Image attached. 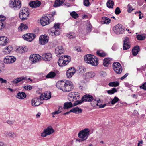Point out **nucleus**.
<instances>
[{"instance_id":"cd10ccee","label":"nucleus","mask_w":146,"mask_h":146,"mask_svg":"<svg viewBox=\"0 0 146 146\" xmlns=\"http://www.w3.org/2000/svg\"><path fill=\"white\" fill-rule=\"evenodd\" d=\"M139 47L138 46H135L132 50V53L133 55L136 56L139 51Z\"/></svg>"},{"instance_id":"a878e982","label":"nucleus","mask_w":146,"mask_h":146,"mask_svg":"<svg viewBox=\"0 0 146 146\" xmlns=\"http://www.w3.org/2000/svg\"><path fill=\"white\" fill-rule=\"evenodd\" d=\"M63 60L65 65H67L71 60L70 57L67 55L63 56Z\"/></svg>"},{"instance_id":"de8ad7c7","label":"nucleus","mask_w":146,"mask_h":146,"mask_svg":"<svg viewBox=\"0 0 146 146\" xmlns=\"http://www.w3.org/2000/svg\"><path fill=\"white\" fill-rule=\"evenodd\" d=\"M117 91V90L116 88H113L111 90H108L107 91V92L109 94H112L116 92Z\"/></svg>"},{"instance_id":"2eb2a0df","label":"nucleus","mask_w":146,"mask_h":146,"mask_svg":"<svg viewBox=\"0 0 146 146\" xmlns=\"http://www.w3.org/2000/svg\"><path fill=\"white\" fill-rule=\"evenodd\" d=\"M129 38L126 37L123 41V50H127L129 49L130 47V44L129 41Z\"/></svg>"},{"instance_id":"ddd939ff","label":"nucleus","mask_w":146,"mask_h":146,"mask_svg":"<svg viewBox=\"0 0 146 146\" xmlns=\"http://www.w3.org/2000/svg\"><path fill=\"white\" fill-rule=\"evenodd\" d=\"M66 84V81H60L57 82L56 86L58 88L64 91V90Z\"/></svg>"},{"instance_id":"5fc2aeb1","label":"nucleus","mask_w":146,"mask_h":146,"mask_svg":"<svg viewBox=\"0 0 146 146\" xmlns=\"http://www.w3.org/2000/svg\"><path fill=\"white\" fill-rule=\"evenodd\" d=\"M83 102L82 99L81 100H76L74 104H72V105L73 106H75L82 103Z\"/></svg>"},{"instance_id":"052dcab7","label":"nucleus","mask_w":146,"mask_h":146,"mask_svg":"<svg viewBox=\"0 0 146 146\" xmlns=\"http://www.w3.org/2000/svg\"><path fill=\"white\" fill-rule=\"evenodd\" d=\"M85 70L84 68L82 67L79 68V69L78 70V71L80 73L82 74L85 72Z\"/></svg>"},{"instance_id":"680f3d73","label":"nucleus","mask_w":146,"mask_h":146,"mask_svg":"<svg viewBox=\"0 0 146 146\" xmlns=\"http://www.w3.org/2000/svg\"><path fill=\"white\" fill-rule=\"evenodd\" d=\"M90 4L89 0H84V5L86 6H88Z\"/></svg>"},{"instance_id":"f8f14e48","label":"nucleus","mask_w":146,"mask_h":146,"mask_svg":"<svg viewBox=\"0 0 146 146\" xmlns=\"http://www.w3.org/2000/svg\"><path fill=\"white\" fill-rule=\"evenodd\" d=\"M16 60V58L13 56H7L4 58V62L6 64L12 63L14 62Z\"/></svg>"},{"instance_id":"338daca9","label":"nucleus","mask_w":146,"mask_h":146,"mask_svg":"<svg viewBox=\"0 0 146 146\" xmlns=\"http://www.w3.org/2000/svg\"><path fill=\"white\" fill-rule=\"evenodd\" d=\"M24 88L25 90H31L32 88L31 86L30 85H28L27 86H25L24 87Z\"/></svg>"},{"instance_id":"6ab92c4d","label":"nucleus","mask_w":146,"mask_h":146,"mask_svg":"<svg viewBox=\"0 0 146 146\" xmlns=\"http://www.w3.org/2000/svg\"><path fill=\"white\" fill-rule=\"evenodd\" d=\"M6 18L4 16L0 15V30L3 29L6 25Z\"/></svg>"},{"instance_id":"2f4dec72","label":"nucleus","mask_w":146,"mask_h":146,"mask_svg":"<svg viewBox=\"0 0 146 146\" xmlns=\"http://www.w3.org/2000/svg\"><path fill=\"white\" fill-rule=\"evenodd\" d=\"M73 106L72 104L71 101L67 102L64 103V104L63 108L64 109H67Z\"/></svg>"},{"instance_id":"bf43d9fd","label":"nucleus","mask_w":146,"mask_h":146,"mask_svg":"<svg viewBox=\"0 0 146 146\" xmlns=\"http://www.w3.org/2000/svg\"><path fill=\"white\" fill-rule=\"evenodd\" d=\"M121 12V11L120 10L119 8L117 7L115 11V13L117 15L119 14Z\"/></svg>"},{"instance_id":"c756f323","label":"nucleus","mask_w":146,"mask_h":146,"mask_svg":"<svg viewBox=\"0 0 146 146\" xmlns=\"http://www.w3.org/2000/svg\"><path fill=\"white\" fill-rule=\"evenodd\" d=\"M27 79L26 78V77H21L17 78L13 81H11V82L14 84H16L19 83L21 81L24 80H26Z\"/></svg>"},{"instance_id":"412c9836","label":"nucleus","mask_w":146,"mask_h":146,"mask_svg":"<svg viewBox=\"0 0 146 146\" xmlns=\"http://www.w3.org/2000/svg\"><path fill=\"white\" fill-rule=\"evenodd\" d=\"M7 38L4 36L0 37V45L2 46H6L8 44Z\"/></svg>"},{"instance_id":"473e14b6","label":"nucleus","mask_w":146,"mask_h":146,"mask_svg":"<svg viewBox=\"0 0 146 146\" xmlns=\"http://www.w3.org/2000/svg\"><path fill=\"white\" fill-rule=\"evenodd\" d=\"M111 19L106 17H103L101 22L102 24H108L110 22Z\"/></svg>"},{"instance_id":"1a4fd4ad","label":"nucleus","mask_w":146,"mask_h":146,"mask_svg":"<svg viewBox=\"0 0 146 146\" xmlns=\"http://www.w3.org/2000/svg\"><path fill=\"white\" fill-rule=\"evenodd\" d=\"M36 36V35L33 33H28L23 36V38L26 40L31 42L34 39Z\"/></svg>"},{"instance_id":"e2e57ef3","label":"nucleus","mask_w":146,"mask_h":146,"mask_svg":"<svg viewBox=\"0 0 146 146\" xmlns=\"http://www.w3.org/2000/svg\"><path fill=\"white\" fill-rule=\"evenodd\" d=\"M128 9L127 11L129 13H131L132 11L133 10V9L132 8L131 5L129 4L128 5Z\"/></svg>"},{"instance_id":"f704fd0d","label":"nucleus","mask_w":146,"mask_h":146,"mask_svg":"<svg viewBox=\"0 0 146 146\" xmlns=\"http://www.w3.org/2000/svg\"><path fill=\"white\" fill-rule=\"evenodd\" d=\"M95 73L92 72H87L86 73L84 74V76H85L86 79L92 78L95 76Z\"/></svg>"},{"instance_id":"58836bf2","label":"nucleus","mask_w":146,"mask_h":146,"mask_svg":"<svg viewBox=\"0 0 146 146\" xmlns=\"http://www.w3.org/2000/svg\"><path fill=\"white\" fill-rule=\"evenodd\" d=\"M114 4V2L113 0H108L106 3L107 7L110 8H113Z\"/></svg>"},{"instance_id":"6e6d98bb","label":"nucleus","mask_w":146,"mask_h":146,"mask_svg":"<svg viewBox=\"0 0 146 146\" xmlns=\"http://www.w3.org/2000/svg\"><path fill=\"white\" fill-rule=\"evenodd\" d=\"M92 27L90 23H88L87 25V30L89 32L91 31Z\"/></svg>"},{"instance_id":"79ce46f5","label":"nucleus","mask_w":146,"mask_h":146,"mask_svg":"<svg viewBox=\"0 0 146 146\" xmlns=\"http://www.w3.org/2000/svg\"><path fill=\"white\" fill-rule=\"evenodd\" d=\"M63 57L62 56H61V57L59 58L58 61V64L60 66H65V64L63 61Z\"/></svg>"},{"instance_id":"39448f33","label":"nucleus","mask_w":146,"mask_h":146,"mask_svg":"<svg viewBox=\"0 0 146 146\" xmlns=\"http://www.w3.org/2000/svg\"><path fill=\"white\" fill-rule=\"evenodd\" d=\"M9 6L15 10L19 9L21 6V1L19 0H14L11 2L9 4Z\"/></svg>"},{"instance_id":"a211bd4d","label":"nucleus","mask_w":146,"mask_h":146,"mask_svg":"<svg viewBox=\"0 0 146 146\" xmlns=\"http://www.w3.org/2000/svg\"><path fill=\"white\" fill-rule=\"evenodd\" d=\"M82 100L83 102H91L93 100V98L92 96L87 94L84 95L82 98Z\"/></svg>"},{"instance_id":"603ef678","label":"nucleus","mask_w":146,"mask_h":146,"mask_svg":"<svg viewBox=\"0 0 146 146\" xmlns=\"http://www.w3.org/2000/svg\"><path fill=\"white\" fill-rule=\"evenodd\" d=\"M119 100L117 97L115 96L111 101V104L113 105L114 104Z\"/></svg>"},{"instance_id":"09e8293b","label":"nucleus","mask_w":146,"mask_h":146,"mask_svg":"<svg viewBox=\"0 0 146 146\" xmlns=\"http://www.w3.org/2000/svg\"><path fill=\"white\" fill-rule=\"evenodd\" d=\"M76 93V92H72L68 94V99L70 101H71V99L74 96L75 94Z\"/></svg>"},{"instance_id":"dca6fc26","label":"nucleus","mask_w":146,"mask_h":146,"mask_svg":"<svg viewBox=\"0 0 146 146\" xmlns=\"http://www.w3.org/2000/svg\"><path fill=\"white\" fill-rule=\"evenodd\" d=\"M76 72V70L74 67L70 68L67 71L66 75L68 78H70Z\"/></svg>"},{"instance_id":"20e7f679","label":"nucleus","mask_w":146,"mask_h":146,"mask_svg":"<svg viewBox=\"0 0 146 146\" xmlns=\"http://www.w3.org/2000/svg\"><path fill=\"white\" fill-rule=\"evenodd\" d=\"M54 15L49 14L47 16L42 17L40 19L41 24L43 26H44L49 24L54 20Z\"/></svg>"},{"instance_id":"e433bc0d","label":"nucleus","mask_w":146,"mask_h":146,"mask_svg":"<svg viewBox=\"0 0 146 146\" xmlns=\"http://www.w3.org/2000/svg\"><path fill=\"white\" fill-rule=\"evenodd\" d=\"M13 50L12 47L10 45H9L7 47H6L3 49V51L6 54L9 53L11 51Z\"/></svg>"},{"instance_id":"864d4df0","label":"nucleus","mask_w":146,"mask_h":146,"mask_svg":"<svg viewBox=\"0 0 146 146\" xmlns=\"http://www.w3.org/2000/svg\"><path fill=\"white\" fill-rule=\"evenodd\" d=\"M79 98V95L78 94V92H76V93L75 94V95L73 97V98L71 99V101L72 102L74 100H75L78 99Z\"/></svg>"},{"instance_id":"393cba45","label":"nucleus","mask_w":146,"mask_h":146,"mask_svg":"<svg viewBox=\"0 0 146 146\" xmlns=\"http://www.w3.org/2000/svg\"><path fill=\"white\" fill-rule=\"evenodd\" d=\"M111 58H105L103 61V65L106 67L108 66L111 63Z\"/></svg>"},{"instance_id":"4468645a","label":"nucleus","mask_w":146,"mask_h":146,"mask_svg":"<svg viewBox=\"0 0 146 146\" xmlns=\"http://www.w3.org/2000/svg\"><path fill=\"white\" fill-rule=\"evenodd\" d=\"M64 52V49L62 46H58L55 49V52L56 56L60 57L61 54Z\"/></svg>"},{"instance_id":"c85d7f7f","label":"nucleus","mask_w":146,"mask_h":146,"mask_svg":"<svg viewBox=\"0 0 146 146\" xmlns=\"http://www.w3.org/2000/svg\"><path fill=\"white\" fill-rule=\"evenodd\" d=\"M65 1V0H56L53 6L55 7H59L64 3Z\"/></svg>"},{"instance_id":"0eeeda50","label":"nucleus","mask_w":146,"mask_h":146,"mask_svg":"<svg viewBox=\"0 0 146 146\" xmlns=\"http://www.w3.org/2000/svg\"><path fill=\"white\" fill-rule=\"evenodd\" d=\"M113 67L115 72L117 74H120L122 72L121 66L120 63L118 62L114 63L113 64Z\"/></svg>"},{"instance_id":"b1692460","label":"nucleus","mask_w":146,"mask_h":146,"mask_svg":"<svg viewBox=\"0 0 146 146\" xmlns=\"http://www.w3.org/2000/svg\"><path fill=\"white\" fill-rule=\"evenodd\" d=\"M93 57H94V56L88 54L85 56V61L86 63L89 64L90 63L91 60L92 61Z\"/></svg>"},{"instance_id":"f03ea898","label":"nucleus","mask_w":146,"mask_h":146,"mask_svg":"<svg viewBox=\"0 0 146 146\" xmlns=\"http://www.w3.org/2000/svg\"><path fill=\"white\" fill-rule=\"evenodd\" d=\"M90 134V130L88 128H85L81 130L79 133L78 136L81 139L80 141H83L86 140Z\"/></svg>"},{"instance_id":"a19ab883","label":"nucleus","mask_w":146,"mask_h":146,"mask_svg":"<svg viewBox=\"0 0 146 146\" xmlns=\"http://www.w3.org/2000/svg\"><path fill=\"white\" fill-rule=\"evenodd\" d=\"M56 75V74L54 72L51 71L48 74L46 75H44L47 78H52L54 77Z\"/></svg>"},{"instance_id":"f3484780","label":"nucleus","mask_w":146,"mask_h":146,"mask_svg":"<svg viewBox=\"0 0 146 146\" xmlns=\"http://www.w3.org/2000/svg\"><path fill=\"white\" fill-rule=\"evenodd\" d=\"M42 100L40 97L39 98H35L32 100V105L34 106H37L40 105V101Z\"/></svg>"},{"instance_id":"774afa93","label":"nucleus","mask_w":146,"mask_h":146,"mask_svg":"<svg viewBox=\"0 0 146 146\" xmlns=\"http://www.w3.org/2000/svg\"><path fill=\"white\" fill-rule=\"evenodd\" d=\"M27 49L25 48H21L20 49V51L22 53H23L27 51Z\"/></svg>"},{"instance_id":"a18cd8bd","label":"nucleus","mask_w":146,"mask_h":146,"mask_svg":"<svg viewBox=\"0 0 146 146\" xmlns=\"http://www.w3.org/2000/svg\"><path fill=\"white\" fill-rule=\"evenodd\" d=\"M119 84L118 82L115 81L110 82L109 83L108 85L111 87H116L118 86Z\"/></svg>"},{"instance_id":"4d7b16f0","label":"nucleus","mask_w":146,"mask_h":146,"mask_svg":"<svg viewBox=\"0 0 146 146\" xmlns=\"http://www.w3.org/2000/svg\"><path fill=\"white\" fill-rule=\"evenodd\" d=\"M60 108L61 109H62V108H60V107L59 108V109L57 111H56L55 112L52 113V115H54V114H58L60 113H61V110L60 109Z\"/></svg>"},{"instance_id":"8fccbe9b","label":"nucleus","mask_w":146,"mask_h":146,"mask_svg":"<svg viewBox=\"0 0 146 146\" xmlns=\"http://www.w3.org/2000/svg\"><path fill=\"white\" fill-rule=\"evenodd\" d=\"M91 104L93 106H98V102L95 99H94L92 100L91 101Z\"/></svg>"},{"instance_id":"aec40b11","label":"nucleus","mask_w":146,"mask_h":146,"mask_svg":"<svg viewBox=\"0 0 146 146\" xmlns=\"http://www.w3.org/2000/svg\"><path fill=\"white\" fill-rule=\"evenodd\" d=\"M51 94L50 92H46L44 94H42L40 97L42 100H48L51 97Z\"/></svg>"},{"instance_id":"9d476101","label":"nucleus","mask_w":146,"mask_h":146,"mask_svg":"<svg viewBox=\"0 0 146 146\" xmlns=\"http://www.w3.org/2000/svg\"><path fill=\"white\" fill-rule=\"evenodd\" d=\"M30 59L33 63H35L41 60V57L38 54H33L30 55Z\"/></svg>"},{"instance_id":"c9c22d12","label":"nucleus","mask_w":146,"mask_h":146,"mask_svg":"<svg viewBox=\"0 0 146 146\" xmlns=\"http://www.w3.org/2000/svg\"><path fill=\"white\" fill-rule=\"evenodd\" d=\"M48 135H49L54 132V130L50 127H48L44 130Z\"/></svg>"},{"instance_id":"7c9ffc66","label":"nucleus","mask_w":146,"mask_h":146,"mask_svg":"<svg viewBox=\"0 0 146 146\" xmlns=\"http://www.w3.org/2000/svg\"><path fill=\"white\" fill-rule=\"evenodd\" d=\"M92 59H93L92 61L91 60L90 63L89 64H90L92 66H97L98 64V59L97 58L94 56V57H93Z\"/></svg>"},{"instance_id":"423d86ee","label":"nucleus","mask_w":146,"mask_h":146,"mask_svg":"<svg viewBox=\"0 0 146 146\" xmlns=\"http://www.w3.org/2000/svg\"><path fill=\"white\" fill-rule=\"evenodd\" d=\"M113 29L114 32L118 35L123 34L124 31L122 25L119 24H118L114 27L113 28Z\"/></svg>"},{"instance_id":"37998d69","label":"nucleus","mask_w":146,"mask_h":146,"mask_svg":"<svg viewBox=\"0 0 146 146\" xmlns=\"http://www.w3.org/2000/svg\"><path fill=\"white\" fill-rule=\"evenodd\" d=\"M66 36L70 39L75 38L76 37V35L74 32L69 33L66 34Z\"/></svg>"},{"instance_id":"7ed1b4c3","label":"nucleus","mask_w":146,"mask_h":146,"mask_svg":"<svg viewBox=\"0 0 146 146\" xmlns=\"http://www.w3.org/2000/svg\"><path fill=\"white\" fill-rule=\"evenodd\" d=\"M60 24L56 23H54V26L51 29L50 31L49 32L50 35L52 36H57L60 34Z\"/></svg>"},{"instance_id":"bb28decb","label":"nucleus","mask_w":146,"mask_h":146,"mask_svg":"<svg viewBox=\"0 0 146 146\" xmlns=\"http://www.w3.org/2000/svg\"><path fill=\"white\" fill-rule=\"evenodd\" d=\"M82 110L78 107H75L70 110V112H72L76 114L81 113Z\"/></svg>"},{"instance_id":"5701e85b","label":"nucleus","mask_w":146,"mask_h":146,"mask_svg":"<svg viewBox=\"0 0 146 146\" xmlns=\"http://www.w3.org/2000/svg\"><path fill=\"white\" fill-rule=\"evenodd\" d=\"M41 3L39 1H33L29 3L30 6L32 8H36L38 7L41 5Z\"/></svg>"},{"instance_id":"69168bd1","label":"nucleus","mask_w":146,"mask_h":146,"mask_svg":"<svg viewBox=\"0 0 146 146\" xmlns=\"http://www.w3.org/2000/svg\"><path fill=\"white\" fill-rule=\"evenodd\" d=\"M7 123L9 125H11L14 124L15 123V120H8L7 121Z\"/></svg>"},{"instance_id":"9b49d317","label":"nucleus","mask_w":146,"mask_h":146,"mask_svg":"<svg viewBox=\"0 0 146 146\" xmlns=\"http://www.w3.org/2000/svg\"><path fill=\"white\" fill-rule=\"evenodd\" d=\"M66 83L64 92H69L73 89V84L71 82L68 80L66 81Z\"/></svg>"},{"instance_id":"3c124183","label":"nucleus","mask_w":146,"mask_h":146,"mask_svg":"<svg viewBox=\"0 0 146 146\" xmlns=\"http://www.w3.org/2000/svg\"><path fill=\"white\" fill-rule=\"evenodd\" d=\"M70 15L73 18L75 19H76L78 17V15L74 11L70 13Z\"/></svg>"},{"instance_id":"6e6552de","label":"nucleus","mask_w":146,"mask_h":146,"mask_svg":"<svg viewBox=\"0 0 146 146\" xmlns=\"http://www.w3.org/2000/svg\"><path fill=\"white\" fill-rule=\"evenodd\" d=\"M49 37L46 35H41L39 38V43L42 45H44L48 41Z\"/></svg>"},{"instance_id":"0e129e2a","label":"nucleus","mask_w":146,"mask_h":146,"mask_svg":"<svg viewBox=\"0 0 146 146\" xmlns=\"http://www.w3.org/2000/svg\"><path fill=\"white\" fill-rule=\"evenodd\" d=\"M81 48L80 47L77 46L75 47L74 49L75 50L77 51L78 52H81L82 50L81 49Z\"/></svg>"},{"instance_id":"49530a36","label":"nucleus","mask_w":146,"mask_h":146,"mask_svg":"<svg viewBox=\"0 0 146 146\" xmlns=\"http://www.w3.org/2000/svg\"><path fill=\"white\" fill-rule=\"evenodd\" d=\"M6 136L14 138L16 136V134L13 132H10L6 133Z\"/></svg>"},{"instance_id":"c03bdc74","label":"nucleus","mask_w":146,"mask_h":146,"mask_svg":"<svg viewBox=\"0 0 146 146\" xmlns=\"http://www.w3.org/2000/svg\"><path fill=\"white\" fill-rule=\"evenodd\" d=\"M137 38L138 40H143L146 38L144 34L138 35H137Z\"/></svg>"},{"instance_id":"ea45409f","label":"nucleus","mask_w":146,"mask_h":146,"mask_svg":"<svg viewBox=\"0 0 146 146\" xmlns=\"http://www.w3.org/2000/svg\"><path fill=\"white\" fill-rule=\"evenodd\" d=\"M97 54L100 57H104L107 55V54L102 50L97 51Z\"/></svg>"},{"instance_id":"4c0bfd02","label":"nucleus","mask_w":146,"mask_h":146,"mask_svg":"<svg viewBox=\"0 0 146 146\" xmlns=\"http://www.w3.org/2000/svg\"><path fill=\"white\" fill-rule=\"evenodd\" d=\"M28 28V27L27 25L26 24L22 23L19 27L18 29L19 31H22L27 29Z\"/></svg>"},{"instance_id":"f257e3e1","label":"nucleus","mask_w":146,"mask_h":146,"mask_svg":"<svg viewBox=\"0 0 146 146\" xmlns=\"http://www.w3.org/2000/svg\"><path fill=\"white\" fill-rule=\"evenodd\" d=\"M30 14L29 9L26 7L22 8L19 13V17L22 20H25L28 19Z\"/></svg>"},{"instance_id":"13d9d810","label":"nucleus","mask_w":146,"mask_h":146,"mask_svg":"<svg viewBox=\"0 0 146 146\" xmlns=\"http://www.w3.org/2000/svg\"><path fill=\"white\" fill-rule=\"evenodd\" d=\"M140 88L146 90V82L143 83L142 85L140 86Z\"/></svg>"},{"instance_id":"4be33fe9","label":"nucleus","mask_w":146,"mask_h":146,"mask_svg":"<svg viewBox=\"0 0 146 146\" xmlns=\"http://www.w3.org/2000/svg\"><path fill=\"white\" fill-rule=\"evenodd\" d=\"M42 57L45 61H50L52 58V56L51 53H47L42 54Z\"/></svg>"},{"instance_id":"72a5a7b5","label":"nucleus","mask_w":146,"mask_h":146,"mask_svg":"<svg viewBox=\"0 0 146 146\" xmlns=\"http://www.w3.org/2000/svg\"><path fill=\"white\" fill-rule=\"evenodd\" d=\"M17 97L19 99H23L26 97V95L23 92H20L17 94Z\"/></svg>"}]
</instances>
